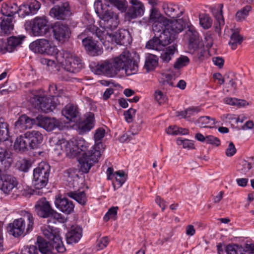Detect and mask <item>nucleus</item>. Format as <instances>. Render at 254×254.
Returning <instances> with one entry per match:
<instances>
[{"instance_id":"49530a36","label":"nucleus","mask_w":254,"mask_h":254,"mask_svg":"<svg viewBox=\"0 0 254 254\" xmlns=\"http://www.w3.org/2000/svg\"><path fill=\"white\" fill-rule=\"evenodd\" d=\"M199 23L204 29H208L212 24V20L208 14H203L199 17Z\"/></svg>"},{"instance_id":"de8ad7c7","label":"nucleus","mask_w":254,"mask_h":254,"mask_svg":"<svg viewBox=\"0 0 254 254\" xmlns=\"http://www.w3.org/2000/svg\"><path fill=\"white\" fill-rule=\"evenodd\" d=\"M20 121L21 122L25 123L26 129L31 128L34 124H37V118L36 119H31L25 115H23L20 117Z\"/></svg>"},{"instance_id":"a18cd8bd","label":"nucleus","mask_w":254,"mask_h":254,"mask_svg":"<svg viewBox=\"0 0 254 254\" xmlns=\"http://www.w3.org/2000/svg\"><path fill=\"white\" fill-rule=\"evenodd\" d=\"M252 7L250 5H247L244 7L240 10L238 11L236 14V19L237 21L244 20L248 15L249 12L251 10Z\"/></svg>"},{"instance_id":"bb28decb","label":"nucleus","mask_w":254,"mask_h":254,"mask_svg":"<svg viewBox=\"0 0 254 254\" xmlns=\"http://www.w3.org/2000/svg\"><path fill=\"white\" fill-rule=\"evenodd\" d=\"M62 113L66 119L74 122L79 114L77 106L72 104L66 105L62 110Z\"/></svg>"},{"instance_id":"bf43d9fd","label":"nucleus","mask_w":254,"mask_h":254,"mask_svg":"<svg viewBox=\"0 0 254 254\" xmlns=\"http://www.w3.org/2000/svg\"><path fill=\"white\" fill-rule=\"evenodd\" d=\"M64 176L65 178L73 180L78 177L77 170L74 168H69L64 172Z\"/></svg>"},{"instance_id":"37998d69","label":"nucleus","mask_w":254,"mask_h":254,"mask_svg":"<svg viewBox=\"0 0 254 254\" xmlns=\"http://www.w3.org/2000/svg\"><path fill=\"white\" fill-rule=\"evenodd\" d=\"M227 254H243V248L237 244H229L226 248Z\"/></svg>"},{"instance_id":"e433bc0d","label":"nucleus","mask_w":254,"mask_h":254,"mask_svg":"<svg viewBox=\"0 0 254 254\" xmlns=\"http://www.w3.org/2000/svg\"><path fill=\"white\" fill-rule=\"evenodd\" d=\"M158 59L157 56L150 54L146 59L144 67L147 71L153 70L158 64Z\"/></svg>"},{"instance_id":"4be33fe9","label":"nucleus","mask_w":254,"mask_h":254,"mask_svg":"<svg viewBox=\"0 0 254 254\" xmlns=\"http://www.w3.org/2000/svg\"><path fill=\"white\" fill-rule=\"evenodd\" d=\"M11 152L5 148L0 147V171H5L11 164Z\"/></svg>"},{"instance_id":"2f4dec72","label":"nucleus","mask_w":254,"mask_h":254,"mask_svg":"<svg viewBox=\"0 0 254 254\" xmlns=\"http://www.w3.org/2000/svg\"><path fill=\"white\" fill-rule=\"evenodd\" d=\"M158 37L161 41V43L164 47L171 44L177 38L174 33H172L171 31L166 28L164 29L162 32L158 34Z\"/></svg>"},{"instance_id":"4d7b16f0","label":"nucleus","mask_w":254,"mask_h":254,"mask_svg":"<svg viewBox=\"0 0 254 254\" xmlns=\"http://www.w3.org/2000/svg\"><path fill=\"white\" fill-rule=\"evenodd\" d=\"M30 167V162L26 159H23L19 162L18 169L21 171L26 172Z\"/></svg>"},{"instance_id":"c85d7f7f","label":"nucleus","mask_w":254,"mask_h":254,"mask_svg":"<svg viewBox=\"0 0 254 254\" xmlns=\"http://www.w3.org/2000/svg\"><path fill=\"white\" fill-rule=\"evenodd\" d=\"M0 11L2 15L6 16L7 18H11L15 13H18V6L14 2L3 3Z\"/></svg>"},{"instance_id":"79ce46f5","label":"nucleus","mask_w":254,"mask_h":254,"mask_svg":"<svg viewBox=\"0 0 254 254\" xmlns=\"http://www.w3.org/2000/svg\"><path fill=\"white\" fill-rule=\"evenodd\" d=\"M224 102L227 104L237 106L239 107H244L248 105V103L246 100L238 99L235 98H226L224 99Z\"/></svg>"},{"instance_id":"603ef678","label":"nucleus","mask_w":254,"mask_h":254,"mask_svg":"<svg viewBox=\"0 0 254 254\" xmlns=\"http://www.w3.org/2000/svg\"><path fill=\"white\" fill-rule=\"evenodd\" d=\"M27 3L29 7L31 15L36 13L40 8V3L36 0H30Z\"/></svg>"},{"instance_id":"6e6552de","label":"nucleus","mask_w":254,"mask_h":254,"mask_svg":"<svg viewBox=\"0 0 254 254\" xmlns=\"http://www.w3.org/2000/svg\"><path fill=\"white\" fill-rule=\"evenodd\" d=\"M28 28L34 36H44L49 29L48 18L46 16H36L27 22L26 28Z\"/></svg>"},{"instance_id":"393cba45","label":"nucleus","mask_w":254,"mask_h":254,"mask_svg":"<svg viewBox=\"0 0 254 254\" xmlns=\"http://www.w3.org/2000/svg\"><path fill=\"white\" fill-rule=\"evenodd\" d=\"M37 243L39 251L42 254H55L54 252L55 247L54 246V242L52 243L43 240L42 238L38 237L37 239Z\"/></svg>"},{"instance_id":"052dcab7","label":"nucleus","mask_w":254,"mask_h":254,"mask_svg":"<svg viewBox=\"0 0 254 254\" xmlns=\"http://www.w3.org/2000/svg\"><path fill=\"white\" fill-rule=\"evenodd\" d=\"M109 244V238L108 237H103L97 241V247L98 250H102L105 248Z\"/></svg>"},{"instance_id":"aec40b11","label":"nucleus","mask_w":254,"mask_h":254,"mask_svg":"<svg viewBox=\"0 0 254 254\" xmlns=\"http://www.w3.org/2000/svg\"><path fill=\"white\" fill-rule=\"evenodd\" d=\"M72 146H73V141H66L64 139L59 140L56 144L54 150L59 152V154H61L62 151H65L67 156L73 158L76 154V152L71 149Z\"/></svg>"},{"instance_id":"c756f323","label":"nucleus","mask_w":254,"mask_h":254,"mask_svg":"<svg viewBox=\"0 0 254 254\" xmlns=\"http://www.w3.org/2000/svg\"><path fill=\"white\" fill-rule=\"evenodd\" d=\"M160 55V59L164 63H168L174 57L176 52H177V45L173 44L166 47L164 49H162Z\"/></svg>"},{"instance_id":"680f3d73","label":"nucleus","mask_w":254,"mask_h":254,"mask_svg":"<svg viewBox=\"0 0 254 254\" xmlns=\"http://www.w3.org/2000/svg\"><path fill=\"white\" fill-rule=\"evenodd\" d=\"M135 112L136 110L135 109L130 108L124 113L125 120L127 123H130L132 121Z\"/></svg>"},{"instance_id":"c9c22d12","label":"nucleus","mask_w":254,"mask_h":254,"mask_svg":"<svg viewBox=\"0 0 254 254\" xmlns=\"http://www.w3.org/2000/svg\"><path fill=\"white\" fill-rule=\"evenodd\" d=\"M115 181L113 182L114 190L120 188L127 180V176L123 171H118L114 174Z\"/></svg>"},{"instance_id":"a211bd4d","label":"nucleus","mask_w":254,"mask_h":254,"mask_svg":"<svg viewBox=\"0 0 254 254\" xmlns=\"http://www.w3.org/2000/svg\"><path fill=\"white\" fill-rule=\"evenodd\" d=\"M85 120L79 123L78 127V131L80 134H83L91 130L95 126L94 114L89 112L85 115Z\"/></svg>"},{"instance_id":"ddd939ff","label":"nucleus","mask_w":254,"mask_h":254,"mask_svg":"<svg viewBox=\"0 0 254 254\" xmlns=\"http://www.w3.org/2000/svg\"><path fill=\"white\" fill-rule=\"evenodd\" d=\"M71 13L68 2H65L60 6L55 5L49 11V15L58 20H65L70 16Z\"/></svg>"},{"instance_id":"e2e57ef3","label":"nucleus","mask_w":254,"mask_h":254,"mask_svg":"<svg viewBox=\"0 0 254 254\" xmlns=\"http://www.w3.org/2000/svg\"><path fill=\"white\" fill-rule=\"evenodd\" d=\"M187 114V120L190 121L191 117L194 116L199 112L198 107L189 108L186 110Z\"/></svg>"},{"instance_id":"dca6fc26","label":"nucleus","mask_w":254,"mask_h":254,"mask_svg":"<svg viewBox=\"0 0 254 254\" xmlns=\"http://www.w3.org/2000/svg\"><path fill=\"white\" fill-rule=\"evenodd\" d=\"M56 207L63 213L67 214L73 211L74 205L72 201L68 199L59 196L55 200Z\"/></svg>"},{"instance_id":"20e7f679","label":"nucleus","mask_w":254,"mask_h":254,"mask_svg":"<svg viewBox=\"0 0 254 254\" xmlns=\"http://www.w3.org/2000/svg\"><path fill=\"white\" fill-rule=\"evenodd\" d=\"M21 217L15 219L7 227L10 235L15 238L25 235L31 232L34 226V217L28 211L21 210L19 212Z\"/></svg>"},{"instance_id":"6e6d98bb","label":"nucleus","mask_w":254,"mask_h":254,"mask_svg":"<svg viewBox=\"0 0 254 254\" xmlns=\"http://www.w3.org/2000/svg\"><path fill=\"white\" fill-rule=\"evenodd\" d=\"M21 254H38V250L35 246H26L21 250Z\"/></svg>"},{"instance_id":"5fc2aeb1","label":"nucleus","mask_w":254,"mask_h":254,"mask_svg":"<svg viewBox=\"0 0 254 254\" xmlns=\"http://www.w3.org/2000/svg\"><path fill=\"white\" fill-rule=\"evenodd\" d=\"M118 209V207H112L110 208L104 217V221H108L110 219L115 218L117 214Z\"/></svg>"},{"instance_id":"3c124183","label":"nucleus","mask_w":254,"mask_h":254,"mask_svg":"<svg viewBox=\"0 0 254 254\" xmlns=\"http://www.w3.org/2000/svg\"><path fill=\"white\" fill-rule=\"evenodd\" d=\"M164 17L161 16L158 10L153 8L151 10V12L149 15V22L150 23H152L154 22L157 21L161 18H164Z\"/></svg>"},{"instance_id":"ea45409f","label":"nucleus","mask_w":254,"mask_h":254,"mask_svg":"<svg viewBox=\"0 0 254 254\" xmlns=\"http://www.w3.org/2000/svg\"><path fill=\"white\" fill-rule=\"evenodd\" d=\"M242 37L241 36L238 32L235 31L232 33L231 36L229 44L232 50H235L238 45L242 43Z\"/></svg>"},{"instance_id":"6ab92c4d","label":"nucleus","mask_w":254,"mask_h":254,"mask_svg":"<svg viewBox=\"0 0 254 254\" xmlns=\"http://www.w3.org/2000/svg\"><path fill=\"white\" fill-rule=\"evenodd\" d=\"M43 234L47 238L52 240V242H54V246L55 247V249L57 252L64 253L65 251V248L58 233L57 232L54 233L52 230V232H49L47 230H43Z\"/></svg>"},{"instance_id":"f8f14e48","label":"nucleus","mask_w":254,"mask_h":254,"mask_svg":"<svg viewBox=\"0 0 254 254\" xmlns=\"http://www.w3.org/2000/svg\"><path fill=\"white\" fill-rule=\"evenodd\" d=\"M52 29L54 37L57 41L64 42L69 38L71 32L67 24L57 22L53 26Z\"/></svg>"},{"instance_id":"412c9836","label":"nucleus","mask_w":254,"mask_h":254,"mask_svg":"<svg viewBox=\"0 0 254 254\" xmlns=\"http://www.w3.org/2000/svg\"><path fill=\"white\" fill-rule=\"evenodd\" d=\"M37 125L47 131H51L59 126V122L55 118L42 116L37 117Z\"/></svg>"},{"instance_id":"338daca9","label":"nucleus","mask_w":254,"mask_h":254,"mask_svg":"<svg viewBox=\"0 0 254 254\" xmlns=\"http://www.w3.org/2000/svg\"><path fill=\"white\" fill-rule=\"evenodd\" d=\"M236 153V149L232 142H230L227 148L226 149L225 154L228 157L233 156Z\"/></svg>"},{"instance_id":"c03bdc74","label":"nucleus","mask_w":254,"mask_h":254,"mask_svg":"<svg viewBox=\"0 0 254 254\" xmlns=\"http://www.w3.org/2000/svg\"><path fill=\"white\" fill-rule=\"evenodd\" d=\"M190 63V59L187 56H181L179 58L177 59L174 64V67L176 69H179L184 66H187Z\"/></svg>"},{"instance_id":"864d4df0","label":"nucleus","mask_w":254,"mask_h":254,"mask_svg":"<svg viewBox=\"0 0 254 254\" xmlns=\"http://www.w3.org/2000/svg\"><path fill=\"white\" fill-rule=\"evenodd\" d=\"M189 32L191 33V35H189V41L190 44L194 45L197 44V38L198 34L196 31H195L193 27H190Z\"/></svg>"},{"instance_id":"9b49d317","label":"nucleus","mask_w":254,"mask_h":254,"mask_svg":"<svg viewBox=\"0 0 254 254\" xmlns=\"http://www.w3.org/2000/svg\"><path fill=\"white\" fill-rule=\"evenodd\" d=\"M0 171V189L5 193H9L18 185L16 179L11 175Z\"/></svg>"},{"instance_id":"39448f33","label":"nucleus","mask_w":254,"mask_h":254,"mask_svg":"<svg viewBox=\"0 0 254 254\" xmlns=\"http://www.w3.org/2000/svg\"><path fill=\"white\" fill-rule=\"evenodd\" d=\"M56 59L58 63L63 66L66 71L71 73L79 72L83 66L80 57L67 51H60Z\"/></svg>"},{"instance_id":"f704fd0d","label":"nucleus","mask_w":254,"mask_h":254,"mask_svg":"<svg viewBox=\"0 0 254 254\" xmlns=\"http://www.w3.org/2000/svg\"><path fill=\"white\" fill-rule=\"evenodd\" d=\"M152 30L155 36L158 35L163 32L164 29L167 28V19L166 18H161L157 21L152 23Z\"/></svg>"},{"instance_id":"a19ab883","label":"nucleus","mask_w":254,"mask_h":254,"mask_svg":"<svg viewBox=\"0 0 254 254\" xmlns=\"http://www.w3.org/2000/svg\"><path fill=\"white\" fill-rule=\"evenodd\" d=\"M8 125L2 119H0V141L6 140L9 137Z\"/></svg>"},{"instance_id":"5701e85b","label":"nucleus","mask_w":254,"mask_h":254,"mask_svg":"<svg viewBox=\"0 0 254 254\" xmlns=\"http://www.w3.org/2000/svg\"><path fill=\"white\" fill-rule=\"evenodd\" d=\"M25 135H26L28 140H29V148L30 149L37 148L43 140V135L38 131L32 130L27 131L25 133Z\"/></svg>"},{"instance_id":"a878e982","label":"nucleus","mask_w":254,"mask_h":254,"mask_svg":"<svg viewBox=\"0 0 254 254\" xmlns=\"http://www.w3.org/2000/svg\"><path fill=\"white\" fill-rule=\"evenodd\" d=\"M82 229L79 227H72L66 234V242L68 244L77 243L82 237Z\"/></svg>"},{"instance_id":"0eeeda50","label":"nucleus","mask_w":254,"mask_h":254,"mask_svg":"<svg viewBox=\"0 0 254 254\" xmlns=\"http://www.w3.org/2000/svg\"><path fill=\"white\" fill-rule=\"evenodd\" d=\"M89 29L90 27L79 34L77 38L82 40V44L89 55L92 56L100 55L103 53L102 49L97 44V41L94 40L93 37L88 33L91 32L92 35L97 36L95 35V31L92 32V29Z\"/></svg>"},{"instance_id":"72a5a7b5","label":"nucleus","mask_w":254,"mask_h":254,"mask_svg":"<svg viewBox=\"0 0 254 254\" xmlns=\"http://www.w3.org/2000/svg\"><path fill=\"white\" fill-rule=\"evenodd\" d=\"M66 195L68 197L74 199L81 205H85L87 201V196L84 191H70L67 192Z\"/></svg>"},{"instance_id":"774afa93","label":"nucleus","mask_w":254,"mask_h":254,"mask_svg":"<svg viewBox=\"0 0 254 254\" xmlns=\"http://www.w3.org/2000/svg\"><path fill=\"white\" fill-rule=\"evenodd\" d=\"M155 100L160 104L164 102L166 99L165 95L160 91H155L154 93Z\"/></svg>"},{"instance_id":"7c9ffc66","label":"nucleus","mask_w":254,"mask_h":254,"mask_svg":"<svg viewBox=\"0 0 254 254\" xmlns=\"http://www.w3.org/2000/svg\"><path fill=\"white\" fill-rule=\"evenodd\" d=\"M223 7V4H218L217 11L216 12H214V15L216 20V22L215 23L214 26L215 28V31L217 33L220 32L221 27L224 25V19L223 18L222 11Z\"/></svg>"},{"instance_id":"cd10ccee","label":"nucleus","mask_w":254,"mask_h":254,"mask_svg":"<svg viewBox=\"0 0 254 254\" xmlns=\"http://www.w3.org/2000/svg\"><path fill=\"white\" fill-rule=\"evenodd\" d=\"M185 27V23L181 19L175 20H169L167 19V28L174 33L175 36L183 30Z\"/></svg>"},{"instance_id":"f257e3e1","label":"nucleus","mask_w":254,"mask_h":254,"mask_svg":"<svg viewBox=\"0 0 254 254\" xmlns=\"http://www.w3.org/2000/svg\"><path fill=\"white\" fill-rule=\"evenodd\" d=\"M138 67L137 61L131 59V54L128 51H125L116 58L98 63L94 71L96 74L112 77L121 70H125L127 75L134 74L137 71Z\"/></svg>"},{"instance_id":"1a4fd4ad","label":"nucleus","mask_w":254,"mask_h":254,"mask_svg":"<svg viewBox=\"0 0 254 254\" xmlns=\"http://www.w3.org/2000/svg\"><path fill=\"white\" fill-rule=\"evenodd\" d=\"M29 48L36 53L50 56L55 55L56 57L60 52L56 46L46 39H39L32 42L29 45Z\"/></svg>"},{"instance_id":"58836bf2","label":"nucleus","mask_w":254,"mask_h":254,"mask_svg":"<svg viewBox=\"0 0 254 254\" xmlns=\"http://www.w3.org/2000/svg\"><path fill=\"white\" fill-rule=\"evenodd\" d=\"M163 47L162 43H161V41L158 35H155V36L152 39L148 41L146 44V48L157 51L161 50Z\"/></svg>"},{"instance_id":"f3484780","label":"nucleus","mask_w":254,"mask_h":254,"mask_svg":"<svg viewBox=\"0 0 254 254\" xmlns=\"http://www.w3.org/2000/svg\"><path fill=\"white\" fill-rule=\"evenodd\" d=\"M108 41L110 40L111 42H115L116 43L121 45H127L129 44L130 36L129 32L125 29H120L115 34L112 33L111 38H108Z\"/></svg>"},{"instance_id":"7ed1b4c3","label":"nucleus","mask_w":254,"mask_h":254,"mask_svg":"<svg viewBox=\"0 0 254 254\" xmlns=\"http://www.w3.org/2000/svg\"><path fill=\"white\" fill-rule=\"evenodd\" d=\"M102 146V144L99 142L88 150L89 144L84 139H79L76 144L73 143L71 149L76 152L73 157L77 156L80 152H83L78 159L80 170L82 172L87 173L91 167L98 162L102 153L100 150Z\"/></svg>"},{"instance_id":"8fccbe9b","label":"nucleus","mask_w":254,"mask_h":254,"mask_svg":"<svg viewBox=\"0 0 254 254\" xmlns=\"http://www.w3.org/2000/svg\"><path fill=\"white\" fill-rule=\"evenodd\" d=\"M18 14L24 17L25 16L31 15L28 3H24L18 7Z\"/></svg>"},{"instance_id":"4c0bfd02","label":"nucleus","mask_w":254,"mask_h":254,"mask_svg":"<svg viewBox=\"0 0 254 254\" xmlns=\"http://www.w3.org/2000/svg\"><path fill=\"white\" fill-rule=\"evenodd\" d=\"M200 127H211L215 124V119L209 116L200 117L195 122Z\"/></svg>"},{"instance_id":"b1692460","label":"nucleus","mask_w":254,"mask_h":254,"mask_svg":"<svg viewBox=\"0 0 254 254\" xmlns=\"http://www.w3.org/2000/svg\"><path fill=\"white\" fill-rule=\"evenodd\" d=\"M25 36L23 35H19L18 36H11L7 39V43L4 42V52H12L16 48L20 45Z\"/></svg>"},{"instance_id":"09e8293b","label":"nucleus","mask_w":254,"mask_h":254,"mask_svg":"<svg viewBox=\"0 0 254 254\" xmlns=\"http://www.w3.org/2000/svg\"><path fill=\"white\" fill-rule=\"evenodd\" d=\"M177 144L179 145H182L184 148H188L189 149H192L194 148L193 141L188 139H183L182 138H178L177 140Z\"/></svg>"},{"instance_id":"4468645a","label":"nucleus","mask_w":254,"mask_h":254,"mask_svg":"<svg viewBox=\"0 0 254 254\" xmlns=\"http://www.w3.org/2000/svg\"><path fill=\"white\" fill-rule=\"evenodd\" d=\"M52 209L50 203L45 197L41 198L35 204L36 213L39 217L41 218L50 217V214H51Z\"/></svg>"},{"instance_id":"423d86ee","label":"nucleus","mask_w":254,"mask_h":254,"mask_svg":"<svg viewBox=\"0 0 254 254\" xmlns=\"http://www.w3.org/2000/svg\"><path fill=\"white\" fill-rule=\"evenodd\" d=\"M50 170V166L45 162H41L34 169L32 185L36 189L41 190L47 186Z\"/></svg>"},{"instance_id":"69168bd1","label":"nucleus","mask_w":254,"mask_h":254,"mask_svg":"<svg viewBox=\"0 0 254 254\" xmlns=\"http://www.w3.org/2000/svg\"><path fill=\"white\" fill-rule=\"evenodd\" d=\"M105 130L102 128L97 129L94 134V139L96 142L99 141L104 137Z\"/></svg>"},{"instance_id":"f03ea898","label":"nucleus","mask_w":254,"mask_h":254,"mask_svg":"<svg viewBox=\"0 0 254 254\" xmlns=\"http://www.w3.org/2000/svg\"><path fill=\"white\" fill-rule=\"evenodd\" d=\"M94 8L96 13L100 18V28L94 26H90V30L92 32L95 31V35L102 42L111 38L112 31L115 30L119 23L118 16L115 14L113 11L106 9L102 1L98 0L94 3Z\"/></svg>"},{"instance_id":"9d476101","label":"nucleus","mask_w":254,"mask_h":254,"mask_svg":"<svg viewBox=\"0 0 254 254\" xmlns=\"http://www.w3.org/2000/svg\"><path fill=\"white\" fill-rule=\"evenodd\" d=\"M34 100L36 103V107L45 113L53 112L58 104L60 103L59 97L55 95L49 97L36 96Z\"/></svg>"},{"instance_id":"0e129e2a","label":"nucleus","mask_w":254,"mask_h":254,"mask_svg":"<svg viewBox=\"0 0 254 254\" xmlns=\"http://www.w3.org/2000/svg\"><path fill=\"white\" fill-rule=\"evenodd\" d=\"M206 143L207 144H210L216 146H218L220 145V140L217 137H215L213 135H207L206 136Z\"/></svg>"},{"instance_id":"2eb2a0df","label":"nucleus","mask_w":254,"mask_h":254,"mask_svg":"<svg viewBox=\"0 0 254 254\" xmlns=\"http://www.w3.org/2000/svg\"><path fill=\"white\" fill-rule=\"evenodd\" d=\"M129 2L132 6L126 12L125 16L126 20L128 21L142 16L144 11L143 4L138 0H130Z\"/></svg>"},{"instance_id":"13d9d810","label":"nucleus","mask_w":254,"mask_h":254,"mask_svg":"<svg viewBox=\"0 0 254 254\" xmlns=\"http://www.w3.org/2000/svg\"><path fill=\"white\" fill-rule=\"evenodd\" d=\"M41 63L44 65H46L47 69L49 71H52L56 67V63L54 60L43 58L41 60Z\"/></svg>"},{"instance_id":"473e14b6","label":"nucleus","mask_w":254,"mask_h":254,"mask_svg":"<svg viewBox=\"0 0 254 254\" xmlns=\"http://www.w3.org/2000/svg\"><path fill=\"white\" fill-rule=\"evenodd\" d=\"M29 140L25 133L17 137L14 144V149L19 151H24L29 148Z\"/></svg>"}]
</instances>
